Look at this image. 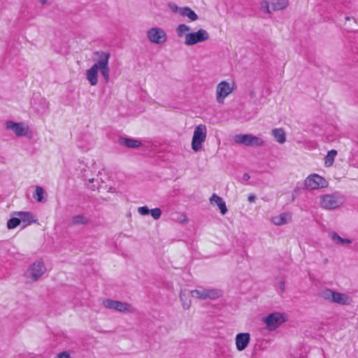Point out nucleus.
Segmentation results:
<instances>
[{
    "mask_svg": "<svg viewBox=\"0 0 358 358\" xmlns=\"http://www.w3.org/2000/svg\"><path fill=\"white\" fill-rule=\"evenodd\" d=\"M97 59L94 64L85 71V77L91 86H95L99 81V71L103 78L104 82L108 83L110 81L109 60L110 54L108 52H96Z\"/></svg>",
    "mask_w": 358,
    "mask_h": 358,
    "instance_id": "f257e3e1",
    "label": "nucleus"
},
{
    "mask_svg": "<svg viewBox=\"0 0 358 358\" xmlns=\"http://www.w3.org/2000/svg\"><path fill=\"white\" fill-rule=\"evenodd\" d=\"M177 36L183 38L184 44L187 47L207 41L210 38L209 33L204 29L191 31V27L184 23L179 24L176 28Z\"/></svg>",
    "mask_w": 358,
    "mask_h": 358,
    "instance_id": "f03ea898",
    "label": "nucleus"
},
{
    "mask_svg": "<svg viewBox=\"0 0 358 358\" xmlns=\"http://www.w3.org/2000/svg\"><path fill=\"white\" fill-rule=\"evenodd\" d=\"M47 271L43 259H38L31 263L24 273V278L27 284H33L45 273Z\"/></svg>",
    "mask_w": 358,
    "mask_h": 358,
    "instance_id": "7ed1b4c3",
    "label": "nucleus"
},
{
    "mask_svg": "<svg viewBox=\"0 0 358 358\" xmlns=\"http://www.w3.org/2000/svg\"><path fill=\"white\" fill-rule=\"evenodd\" d=\"M5 129L16 137H25L31 138L33 136L32 131L25 122H15L13 120H7L5 122Z\"/></svg>",
    "mask_w": 358,
    "mask_h": 358,
    "instance_id": "20e7f679",
    "label": "nucleus"
},
{
    "mask_svg": "<svg viewBox=\"0 0 358 358\" xmlns=\"http://www.w3.org/2000/svg\"><path fill=\"white\" fill-rule=\"evenodd\" d=\"M320 296L329 302L341 306H349L353 301L352 296L349 294L329 289L322 291L320 292Z\"/></svg>",
    "mask_w": 358,
    "mask_h": 358,
    "instance_id": "39448f33",
    "label": "nucleus"
},
{
    "mask_svg": "<svg viewBox=\"0 0 358 358\" xmlns=\"http://www.w3.org/2000/svg\"><path fill=\"white\" fill-rule=\"evenodd\" d=\"M343 203V197L337 193L323 194L319 198L320 206L327 210L338 208L342 206Z\"/></svg>",
    "mask_w": 358,
    "mask_h": 358,
    "instance_id": "423d86ee",
    "label": "nucleus"
},
{
    "mask_svg": "<svg viewBox=\"0 0 358 358\" xmlns=\"http://www.w3.org/2000/svg\"><path fill=\"white\" fill-rule=\"evenodd\" d=\"M236 86L233 80H222L216 86L215 97L219 103H223L225 99L236 90Z\"/></svg>",
    "mask_w": 358,
    "mask_h": 358,
    "instance_id": "0eeeda50",
    "label": "nucleus"
},
{
    "mask_svg": "<svg viewBox=\"0 0 358 358\" xmlns=\"http://www.w3.org/2000/svg\"><path fill=\"white\" fill-rule=\"evenodd\" d=\"M146 38L152 44L162 45L168 41L166 31L159 27H152L146 31Z\"/></svg>",
    "mask_w": 358,
    "mask_h": 358,
    "instance_id": "6e6552de",
    "label": "nucleus"
},
{
    "mask_svg": "<svg viewBox=\"0 0 358 358\" xmlns=\"http://www.w3.org/2000/svg\"><path fill=\"white\" fill-rule=\"evenodd\" d=\"M207 137V128L205 124L197 125L193 133L191 143L192 149L197 152L203 148V143L206 141Z\"/></svg>",
    "mask_w": 358,
    "mask_h": 358,
    "instance_id": "1a4fd4ad",
    "label": "nucleus"
},
{
    "mask_svg": "<svg viewBox=\"0 0 358 358\" xmlns=\"http://www.w3.org/2000/svg\"><path fill=\"white\" fill-rule=\"evenodd\" d=\"M289 0H262L259 3V8L264 13L271 14L284 10L289 6Z\"/></svg>",
    "mask_w": 358,
    "mask_h": 358,
    "instance_id": "9d476101",
    "label": "nucleus"
},
{
    "mask_svg": "<svg viewBox=\"0 0 358 358\" xmlns=\"http://www.w3.org/2000/svg\"><path fill=\"white\" fill-rule=\"evenodd\" d=\"M103 306L107 309L114 310L122 313H133L135 312L134 306L126 302L107 299L103 301Z\"/></svg>",
    "mask_w": 358,
    "mask_h": 358,
    "instance_id": "9b49d317",
    "label": "nucleus"
},
{
    "mask_svg": "<svg viewBox=\"0 0 358 358\" xmlns=\"http://www.w3.org/2000/svg\"><path fill=\"white\" fill-rule=\"evenodd\" d=\"M233 141L236 144L245 146H263L265 142L261 138L252 134H236L233 137Z\"/></svg>",
    "mask_w": 358,
    "mask_h": 358,
    "instance_id": "f8f14e48",
    "label": "nucleus"
},
{
    "mask_svg": "<svg viewBox=\"0 0 358 358\" xmlns=\"http://www.w3.org/2000/svg\"><path fill=\"white\" fill-rule=\"evenodd\" d=\"M304 185L306 189L308 190H314L327 187L328 186V182L323 177L315 173L310 175L306 178Z\"/></svg>",
    "mask_w": 358,
    "mask_h": 358,
    "instance_id": "ddd939ff",
    "label": "nucleus"
},
{
    "mask_svg": "<svg viewBox=\"0 0 358 358\" xmlns=\"http://www.w3.org/2000/svg\"><path fill=\"white\" fill-rule=\"evenodd\" d=\"M262 321L266 324V329L270 331H273L278 328L285 321V319L283 314L275 312L264 317Z\"/></svg>",
    "mask_w": 358,
    "mask_h": 358,
    "instance_id": "4468645a",
    "label": "nucleus"
},
{
    "mask_svg": "<svg viewBox=\"0 0 358 358\" xmlns=\"http://www.w3.org/2000/svg\"><path fill=\"white\" fill-rule=\"evenodd\" d=\"M13 215L17 216L22 228L38 222L36 215L29 211H17L14 212Z\"/></svg>",
    "mask_w": 358,
    "mask_h": 358,
    "instance_id": "2eb2a0df",
    "label": "nucleus"
},
{
    "mask_svg": "<svg viewBox=\"0 0 358 358\" xmlns=\"http://www.w3.org/2000/svg\"><path fill=\"white\" fill-rule=\"evenodd\" d=\"M250 341V334L249 333H239L235 338L236 348L238 351H243L248 346Z\"/></svg>",
    "mask_w": 358,
    "mask_h": 358,
    "instance_id": "dca6fc26",
    "label": "nucleus"
},
{
    "mask_svg": "<svg viewBox=\"0 0 358 358\" xmlns=\"http://www.w3.org/2000/svg\"><path fill=\"white\" fill-rule=\"evenodd\" d=\"M97 192L100 194V197L105 201H110L113 199L115 193V189L112 187L104 185V183L99 185L97 188Z\"/></svg>",
    "mask_w": 358,
    "mask_h": 358,
    "instance_id": "f3484780",
    "label": "nucleus"
},
{
    "mask_svg": "<svg viewBox=\"0 0 358 358\" xmlns=\"http://www.w3.org/2000/svg\"><path fill=\"white\" fill-rule=\"evenodd\" d=\"M137 211L141 215L150 214L155 220H159L162 215V210L159 208L150 210L147 206H141L138 208Z\"/></svg>",
    "mask_w": 358,
    "mask_h": 358,
    "instance_id": "a211bd4d",
    "label": "nucleus"
},
{
    "mask_svg": "<svg viewBox=\"0 0 358 358\" xmlns=\"http://www.w3.org/2000/svg\"><path fill=\"white\" fill-rule=\"evenodd\" d=\"M210 203L211 204H216L218 206L220 213L222 215H224L227 212V208L226 206L224 201L222 197L217 195L216 194H213L211 196V197L210 198Z\"/></svg>",
    "mask_w": 358,
    "mask_h": 358,
    "instance_id": "6ab92c4d",
    "label": "nucleus"
},
{
    "mask_svg": "<svg viewBox=\"0 0 358 358\" xmlns=\"http://www.w3.org/2000/svg\"><path fill=\"white\" fill-rule=\"evenodd\" d=\"M271 134L276 142L283 144L286 142V132L282 128H275L271 130Z\"/></svg>",
    "mask_w": 358,
    "mask_h": 358,
    "instance_id": "aec40b11",
    "label": "nucleus"
},
{
    "mask_svg": "<svg viewBox=\"0 0 358 358\" xmlns=\"http://www.w3.org/2000/svg\"><path fill=\"white\" fill-rule=\"evenodd\" d=\"M205 300H215L223 295L222 290L220 289H204Z\"/></svg>",
    "mask_w": 358,
    "mask_h": 358,
    "instance_id": "412c9836",
    "label": "nucleus"
},
{
    "mask_svg": "<svg viewBox=\"0 0 358 358\" xmlns=\"http://www.w3.org/2000/svg\"><path fill=\"white\" fill-rule=\"evenodd\" d=\"M180 16L187 17L189 21L194 22L199 20L198 15L189 7H182V12Z\"/></svg>",
    "mask_w": 358,
    "mask_h": 358,
    "instance_id": "4be33fe9",
    "label": "nucleus"
},
{
    "mask_svg": "<svg viewBox=\"0 0 358 358\" xmlns=\"http://www.w3.org/2000/svg\"><path fill=\"white\" fill-rule=\"evenodd\" d=\"M329 236L334 243L336 245H344L352 243L350 239L342 238L336 232H331Z\"/></svg>",
    "mask_w": 358,
    "mask_h": 358,
    "instance_id": "5701e85b",
    "label": "nucleus"
},
{
    "mask_svg": "<svg viewBox=\"0 0 358 358\" xmlns=\"http://www.w3.org/2000/svg\"><path fill=\"white\" fill-rule=\"evenodd\" d=\"M119 143L120 145L129 148H136L141 145V143L139 141L129 138H121L119 140Z\"/></svg>",
    "mask_w": 358,
    "mask_h": 358,
    "instance_id": "b1692460",
    "label": "nucleus"
},
{
    "mask_svg": "<svg viewBox=\"0 0 358 358\" xmlns=\"http://www.w3.org/2000/svg\"><path fill=\"white\" fill-rule=\"evenodd\" d=\"M337 154L338 152L336 150H331L327 152L324 157V164L325 167H331L334 164Z\"/></svg>",
    "mask_w": 358,
    "mask_h": 358,
    "instance_id": "393cba45",
    "label": "nucleus"
},
{
    "mask_svg": "<svg viewBox=\"0 0 358 358\" xmlns=\"http://www.w3.org/2000/svg\"><path fill=\"white\" fill-rule=\"evenodd\" d=\"M89 223V219L83 215H77L71 218L73 225H85Z\"/></svg>",
    "mask_w": 358,
    "mask_h": 358,
    "instance_id": "a878e982",
    "label": "nucleus"
},
{
    "mask_svg": "<svg viewBox=\"0 0 358 358\" xmlns=\"http://www.w3.org/2000/svg\"><path fill=\"white\" fill-rule=\"evenodd\" d=\"M180 299L182 303V308L185 310H188L192 304L188 295L185 292L181 291L180 292Z\"/></svg>",
    "mask_w": 358,
    "mask_h": 358,
    "instance_id": "bb28decb",
    "label": "nucleus"
},
{
    "mask_svg": "<svg viewBox=\"0 0 358 358\" xmlns=\"http://www.w3.org/2000/svg\"><path fill=\"white\" fill-rule=\"evenodd\" d=\"M287 214L282 213L279 215L273 217L271 220L272 223H273L275 225L280 226L285 224L287 223Z\"/></svg>",
    "mask_w": 358,
    "mask_h": 358,
    "instance_id": "cd10ccee",
    "label": "nucleus"
},
{
    "mask_svg": "<svg viewBox=\"0 0 358 358\" xmlns=\"http://www.w3.org/2000/svg\"><path fill=\"white\" fill-rule=\"evenodd\" d=\"M45 194L44 189L40 187L36 186L35 188V192L33 195V197L38 201V202H42L43 201V196Z\"/></svg>",
    "mask_w": 358,
    "mask_h": 358,
    "instance_id": "c85d7f7f",
    "label": "nucleus"
},
{
    "mask_svg": "<svg viewBox=\"0 0 358 358\" xmlns=\"http://www.w3.org/2000/svg\"><path fill=\"white\" fill-rule=\"evenodd\" d=\"M190 295L192 298L199 300H205L204 289H196L190 291Z\"/></svg>",
    "mask_w": 358,
    "mask_h": 358,
    "instance_id": "c756f323",
    "label": "nucleus"
},
{
    "mask_svg": "<svg viewBox=\"0 0 358 358\" xmlns=\"http://www.w3.org/2000/svg\"><path fill=\"white\" fill-rule=\"evenodd\" d=\"M20 220L17 217H12L10 218V220H8L7 222V228L8 229H15V227H17L18 225H20Z\"/></svg>",
    "mask_w": 358,
    "mask_h": 358,
    "instance_id": "7c9ffc66",
    "label": "nucleus"
},
{
    "mask_svg": "<svg viewBox=\"0 0 358 358\" xmlns=\"http://www.w3.org/2000/svg\"><path fill=\"white\" fill-rule=\"evenodd\" d=\"M168 7L172 13H178L180 15L182 12V7H179L176 3L173 2L169 3Z\"/></svg>",
    "mask_w": 358,
    "mask_h": 358,
    "instance_id": "2f4dec72",
    "label": "nucleus"
},
{
    "mask_svg": "<svg viewBox=\"0 0 358 358\" xmlns=\"http://www.w3.org/2000/svg\"><path fill=\"white\" fill-rule=\"evenodd\" d=\"M92 183H96L97 185H101L102 184H103V182L102 181L101 179H99V178H89V179H85V185L87 186V184H92Z\"/></svg>",
    "mask_w": 358,
    "mask_h": 358,
    "instance_id": "473e14b6",
    "label": "nucleus"
},
{
    "mask_svg": "<svg viewBox=\"0 0 358 358\" xmlns=\"http://www.w3.org/2000/svg\"><path fill=\"white\" fill-rule=\"evenodd\" d=\"M55 358H72L70 353L67 351H63L57 355Z\"/></svg>",
    "mask_w": 358,
    "mask_h": 358,
    "instance_id": "72a5a7b5",
    "label": "nucleus"
},
{
    "mask_svg": "<svg viewBox=\"0 0 358 358\" xmlns=\"http://www.w3.org/2000/svg\"><path fill=\"white\" fill-rule=\"evenodd\" d=\"M87 187L92 191H97V188L99 187V185L96 183H92L91 185L87 184Z\"/></svg>",
    "mask_w": 358,
    "mask_h": 358,
    "instance_id": "f704fd0d",
    "label": "nucleus"
},
{
    "mask_svg": "<svg viewBox=\"0 0 358 358\" xmlns=\"http://www.w3.org/2000/svg\"><path fill=\"white\" fill-rule=\"evenodd\" d=\"M256 199V196L255 194H250L249 195L248 199L250 202H254Z\"/></svg>",
    "mask_w": 358,
    "mask_h": 358,
    "instance_id": "c9c22d12",
    "label": "nucleus"
},
{
    "mask_svg": "<svg viewBox=\"0 0 358 358\" xmlns=\"http://www.w3.org/2000/svg\"><path fill=\"white\" fill-rule=\"evenodd\" d=\"M181 217H182L181 222H187L188 220L185 215H181Z\"/></svg>",
    "mask_w": 358,
    "mask_h": 358,
    "instance_id": "e433bc0d",
    "label": "nucleus"
},
{
    "mask_svg": "<svg viewBox=\"0 0 358 358\" xmlns=\"http://www.w3.org/2000/svg\"><path fill=\"white\" fill-rule=\"evenodd\" d=\"M280 289L282 290V291H284L285 290V283L283 282H281L280 283Z\"/></svg>",
    "mask_w": 358,
    "mask_h": 358,
    "instance_id": "4c0bfd02",
    "label": "nucleus"
},
{
    "mask_svg": "<svg viewBox=\"0 0 358 358\" xmlns=\"http://www.w3.org/2000/svg\"><path fill=\"white\" fill-rule=\"evenodd\" d=\"M49 0H40V3L43 5L46 4Z\"/></svg>",
    "mask_w": 358,
    "mask_h": 358,
    "instance_id": "58836bf2",
    "label": "nucleus"
},
{
    "mask_svg": "<svg viewBox=\"0 0 358 358\" xmlns=\"http://www.w3.org/2000/svg\"><path fill=\"white\" fill-rule=\"evenodd\" d=\"M243 177H244V178H245V180H248V179L250 178L249 175H248V174H246V173L244 175V176H243Z\"/></svg>",
    "mask_w": 358,
    "mask_h": 358,
    "instance_id": "ea45409f",
    "label": "nucleus"
},
{
    "mask_svg": "<svg viewBox=\"0 0 358 358\" xmlns=\"http://www.w3.org/2000/svg\"><path fill=\"white\" fill-rule=\"evenodd\" d=\"M345 20L346 21H349V20H350V17L349 16H346V17H345Z\"/></svg>",
    "mask_w": 358,
    "mask_h": 358,
    "instance_id": "a19ab883",
    "label": "nucleus"
}]
</instances>
